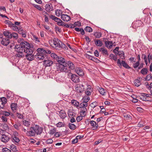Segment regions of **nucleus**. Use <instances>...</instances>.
Wrapping results in <instances>:
<instances>
[{"instance_id": "1", "label": "nucleus", "mask_w": 152, "mask_h": 152, "mask_svg": "<svg viewBox=\"0 0 152 152\" xmlns=\"http://www.w3.org/2000/svg\"><path fill=\"white\" fill-rule=\"evenodd\" d=\"M20 42V45H16L15 47V50L17 52H25L32 48L30 44L26 41Z\"/></svg>"}, {"instance_id": "2", "label": "nucleus", "mask_w": 152, "mask_h": 152, "mask_svg": "<svg viewBox=\"0 0 152 152\" xmlns=\"http://www.w3.org/2000/svg\"><path fill=\"white\" fill-rule=\"evenodd\" d=\"M147 88L149 90L151 94H148L141 93L139 96L140 99L143 101L150 102L151 101V99H150V98L151 97L150 96L152 95V89H151V86H148Z\"/></svg>"}, {"instance_id": "3", "label": "nucleus", "mask_w": 152, "mask_h": 152, "mask_svg": "<svg viewBox=\"0 0 152 152\" xmlns=\"http://www.w3.org/2000/svg\"><path fill=\"white\" fill-rule=\"evenodd\" d=\"M56 69L58 71L70 73V71L69 70L67 63L64 64H56Z\"/></svg>"}, {"instance_id": "4", "label": "nucleus", "mask_w": 152, "mask_h": 152, "mask_svg": "<svg viewBox=\"0 0 152 152\" xmlns=\"http://www.w3.org/2000/svg\"><path fill=\"white\" fill-rule=\"evenodd\" d=\"M33 48L25 52V53H26V57L27 60L31 61L34 59L35 56L33 54Z\"/></svg>"}, {"instance_id": "5", "label": "nucleus", "mask_w": 152, "mask_h": 152, "mask_svg": "<svg viewBox=\"0 0 152 152\" xmlns=\"http://www.w3.org/2000/svg\"><path fill=\"white\" fill-rule=\"evenodd\" d=\"M53 44H51V45L53 48L56 49H59L61 48V45L60 42H61V41L58 38H55L53 39L51 41Z\"/></svg>"}, {"instance_id": "6", "label": "nucleus", "mask_w": 152, "mask_h": 152, "mask_svg": "<svg viewBox=\"0 0 152 152\" xmlns=\"http://www.w3.org/2000/svg\"><path fill=\"white\" fill-rule=\"evenodd\" d=\"M143 24L142 22L140 20H137L134 21L132 23V26L134 29H136L138 27L141 26Z\"/></svg>"}, {"instance_id": "7", "label": "nucleus", "mask_w": 152, "mask_h": 152, "mask_svg": "<svg viewBox=\"0 0 152 152\" xmlns=\"http://www.w3.org/2000/svg\"><path fill=\"white\" fill-rule=\"evenodd\" d=\"M33 127L35 134L37 135H40L43 132V128L38 125H36Z\"/></svg>"}, {"instance_id": "8", "label": "nucleus", "mask_w": 152, "mask_h": 152, "mask_svg": "<svg viewBox=\"0 0 152 152\" xmlns=\"http://www.w3.org/2000/svg\"><path fill=\"white\" fill-rule=\"evenodd\" d=\"M10 42V40L9 39L5 37L0 39V43L4 46H7Z\"/></svg>"}, {"instance_id": "9", "label": "nucleus", "mask_w": 152, "mask_h": 152, "mask_svg": "<svg viewBox=\"0 0 152 152\" xmlns=\"http://www.w3.org/2000/svg\"><path fill=\"white\" fill-rule=\"evenodd\" d=\"M43 62V65L45 67L50 66L53 64V62L51 60L47 59L45 60Z\"/></svg>"}, {"instance_id": "10", "label": "nucleus", "mask_w": 152, "mask_h": 152, "mask_svg": "<svg viewBox=\"0 0 152 152\" xmlns=\"http://www.w3.org/2000/svg\"><path fill=\"white\" fill-rule=\"evenodd\" d=\"M71 74V79L75 83H78L80 81L79 76L75 74Z\"/></svg>"}, {"instance_id": "11", "label": "nucleus", "mask_w": 152, "mask_h": 152, "mask_svg": "<svg viewBox=\"0 0 152 152\" xmlns=\"http://www.w3.org/2000/svg\"><path fill=\"white\" fill-rule=\"evenodd\" d=\"M35 134L33 127H31L30 129V131H27L26 133V135L28 136H34Z\"/></svg>"}, {"instance_id": "12", "label": "nucleus", "mask_w": 152, "mask_h": 152, "mask_svg": "<svg viewBox=\"0 0 152 152\" xmlns=\"http://www.w3.org/2000/svg\"><path fill=\"white\" fill-rule=\"evenodd\" d=\"M75 72L79 76H83L84 75V73L83 69L80 67H77L75 69Z\"/></svg>"}, {"instance_id": "13", "label": "nucleus", "mask_w": 152, "mask_h": 152, "mask_svg": "<svg viewBox=\"0 0 152 152\" xmlns=\"http://www.w3.org/2000/svg\"><path fill=\"white\" fill-rule=\"evenodd\" d=\"M61 18L65 22L69 21L71 19L69 16L65 14L61 15Z\"/></svg>"}, {"instance_id": "14", "label": "nucleus", "mask_w": 152, "mask_h": 152, "mask_svg": "<svg viewBox=\"0 0 152 152\" xmlns=\"http://www.w3.org/2000/svg\"><path fill=\"white\" fill-rule=\"evenodd\" d=\"M91 86H87V87L86 88L85 93L88 96L91 95V93L93 91V88H91Z\"/></svg>"}, {"instance_id": "15", "label": "nucleus", "mask_w": 152, "mask_h": 152, "mask_svg": "<svg viewBox=\"0 0 152 152\" xmlns=\"http://www.w3.org/2000/svg\"><path fill=\"white\" fill-rule=\"evenodd\" d=\"M58 115L60 118L62 119H64L66 116L65 111L63 110H61L59 112Z\"/></svg>"}, {"instance_id": "16", "label": "nucleus", "mask_w": 152, "mask_h": 152, "mask_svg": "<svg viewBox=\"0 0 152 152\" xmlns=\"http://www.w3.org/2000/svg\"><path fill=\"white\" fill-rule=\"evenodd\" d=\"M35 57L38 60L43 59L45 58V55L43 53H37Z\"/></svg>"}, {"instance_id": "17", "label": "nucleus", "mask_w": 152, "mask_h": 152, "mask_svg": "<svg viewBox=\"0 0 152 152\" xmlns=\"http://www.w3.org/2000/svg\"><path fill=\"white\" fill-rule=\"evenodd\" d=\"M56 60L58 62L57 64H64L67 63L65 62V59L61 56H58L56 59Z\"/></svg>"}, {"instance_id": "18", "label": "nucleus", "mask_w": 152, "mask_h": 152, "mask_svg": "<svg viewBox=\"0 0 152 152\" xmlns=\"http://www.w3.org/2000/svg\"><path fill=\"white\" fill-rule=\"evenodd\" d=\"M10 138L5 135L3 134L1 138V141L4 142H7L9 140Z\"/></svg>"}, {"instance_id": "19", "label": "nucleus", "mask_w": 152, "mask_h": 152, "mask_svg": "<svg viewBox=\"0 0 152 152\" xmlns=\"http://www.w3.org/2000/svg\"><path fill=\"white\" fill-rule=\"evenodd\" d=\"M105 46L107 48H110L113 46V44L112 41H108V40H105L104 41Z\"/></svg>"}, {"instance_id": "20", "label": "nucleus", "mask_w": 152, "mask_h": 152, "mask_svg": "<svg viewBox=\"0 0 152 152\" xmlns=\"http://www.w3.org/2000/svg\"><path fill=\"white\" fill-rule=\"evenodd\" d=\"M84 86H76L75 89L76 92L78 93L83 92L84 91Z\"/></svg>"}, {"instance_id": "21", "label": "nucleus", "mask_w": 152, "mask_h": 152, "mask_svg": "<svg viewBox=\"0 0 152 152\" xmlns=\"http://www.w3.org/2000/svg\"><path fill=\"white\" fill-rule=\"evenodd\" d=\"M19 34H21L22 36L23 37H26V31H24L23 29H21L20 28H18V27L17 28Z\"/></svg>"}, {"instance_id": "22", "label": "nucleus", "mask_w": 152, "mask_h": 152, "mask_svg": "<svg viewBox=\"0 0 152 152\" xmlns=\"http://www.w3.org/2000/svg\"><path fill=\"white\" fill-rule=\"evenodd\" d=\"M45 10L47 12H50L53 10V7L51 4H47L45 6Z\"/></svg>"}, {"instance_id": "23", "label": "nucleus", "mask_w": 152, "mask_h": 152, "mask_svg": "<svg viewBox=\"0 0 152 152\" xmlns=\"http://www.w3.org/2000/svg\"><path fill=\"white\" fill-rule=\"evenodd\" d=\"M3 34L5 36L7 37V38L8 39L12 38L11 33L10 32L5 30L4 31Z\"/></svg>"}, {"instance_id": "24", "label": "nucleus", "mask_w": 152, "mask_h": 152, "mask_svg": "<svg viewBox=\"0 0 152 152\" xmlns=\"http://www.w3.org/2000/svg\"><path fill=\"white\" fill-rule=\"evenodd\" d=\"M90 124L94 128L93 130L97 129L98 126V124H96V122L94 121H90Z\"/></svg>"}, {"instance_id": "25", "label": "nucleus", "mask_w": 152, "mask_h": 152, "mask_svg": "<svg viewBox=\"0 0 152 152\" xmlns=\"http://www.w3.org/2000/svg\"><path fill=\"white\" fill-rule=\"evenodd\" d=\"M94 42L96 45L97 47H101L103 45L102 41L99 39L94 40Z\"/></svg>"}, {"instance_id": "26", "label": "nucleus", "mask_w": 152, "mask_h": 152, "mask_svg": "<svg viewBox=\"0 0 152 152\" xmlns=\"http://www.w3.org/2000/svg\"><path fill=\"white\" fill-rule=\"evenodd\" d=\"M14 96V94L11 91H9L7 94V99L10 100L12 99V98Z\"/></svg>"}, {"instance_id": "27", "label": "nucleus", "mask_w": 152, "mask_h": 152, "mask_svg": "<svg viewBox=\"0 0 152 152\" xmlns=\"http://www.w3.org/2000/svg\"><path fill=\"white\" fill-rule=\"evenodd\" d=\"M67 65H68V69L69 68L72 69H73L75 68V66L73 63L71 61H68L67 63Z\"/></svg>"}, {"instance_id": "28", "label": "nucleus", "mask_w": 152, "mask_h": 152, "mask_svg": "<svg viewBox=\"0 0 152 152\" xmlns=\"http://www.w3.org/2000/svg\"><path fill=\"white\" fill-rule=\"evenodd\" d=\"M17 104L15 103H12L10 105L11 108L14 112H15L17 109Z\"/></svg>"}, {"instance_id": "29", "label": "nucleus", "mask_w": 152, "mask_h": 152, "mask_svg": "<svg viewBox=\"0 0 152 152\" xmlns=\"http://www.w3.org/2000/svg\"><path fill=\"white\" fill-rule=\"evenodd\" d=\"M148 72V69L147 68H143L141 70L140 73L143 75H145L147 74Z\"/></svg>"}, {"instance_id": "30", "label": "nucleus", "mask_w": 152, "mask_h": 152, "mask_svg": "<svg viewBox=\"0 0 152 152\" xmlns=\"http://www.w3.org/2000/svg\"><path fill=\"white\" fill-rule=\"evenodd\" d=\"M87 110L86 108H81L80 113V115L85 116L86 115V112Z\"/></svg>"}, {"instance_id": "31", "label": "nucleus", "mask_w": 152, "mask_h": 152, "mask_svg": "<svg viewBox=\"0 0 152 152\" xmlns=\"http://www.w3.org/2000/svg\"><path fill=\"white\" fill-rule=\"evenodd\" d=\"M121 63L123 66L127 69H130V67L124 61H122Z\"/></svg>"}, {"instance_id": "32", "label": "nucleus", "mask_w": 152, "mask_h": 152, "mask_svg": "<svg viewBox=\"0 0 152 152\" xmlns=\"http://www.w3.org/2000/svg\"><path fill=\"white\" fill-rule=\"evenodd\" d=\"M71 103L74 106H75L76 107H79L80 105L79 103L75 100H72L71 101Z\"/></svg>"}, {"instance_id": "33", "label": "nucleus", "mask_w": 152, "mask_h": 152, "mask_svg": "<svg viewBox=\"0 0 152 152\" xmlns=\"http://www.w3.org/2000/svg\"><path fill=\"white\" fill-rule=\"evenodd\" d=\"M90 99V97L88 95L84 96L82 99L83 101L86 103H87L89 101Z\"/></svg>"}, {"instance_id": "34", "label": "nucleus", "mask_w": 152, "mask_h": 152, "mask_svg": "<svg viewBox=\"0 0 152 152\" xmlns=\"http://www.w3.org/2000/svg\"><path fill=\"white\" fill-rule=\"evenodd\" d=\"M94 35L95 37L96 38H99L102 36V34L100 32L96 31L94 32Z\"/></svg>"}, {"instance_id": "35", "label": "nucleus", "mask_w": 152, "mask_h": 152, "mask_svg": "<svg viewBox=\"0 0 152 152\" xmlns=\"http://www.w3.org/2000/svg\"><path fill=\"white\" fill-rule=\"evenodd\" d=\"M50 17L52 20H54L55 21L57 22V23H58V22H59L60 19V18H58L53 15H51L50 16Z\"/></svg>"}, {"instance_id": "36", "label": "nucleus", "mask_w": 152, "mask_h": 152, "mask_svg": "<svg viewBox=\"0 0 152 152\" xmlns=\"http://www.w3.org/2000/svg\"><path fill=\"white\" fill-rule=\"evenodd\" d=\"M0 101H1L2 104L4 105L6 104L7 102V99L6 97H2L0 98Z\"/></svg>"}, {"instance_id": "37", "label": "nucleus", "mask_w": 152, "mask_h": 152, "mask_svg": "<svg viewBox=\"0 0 152 152\" xmlns=\"http://www.w3.org/2000/svg\"><path fill=\"white\" fill-rule=\"evenodd\" d=\"M80 108H86V107L88 106V103H86L83 101L80 104Z\"/></svg>"}, {"instance_id": "38", "label": "nucleus", "mask_w": 152, "mask_h": 152, "mask_svg": "<svg viewBox=\"0 0 152 152\" xmlns=\"http://www.w3.org/2000/svg\"><path fill=\"white\" fill-rule=\"evenodd\" d=\"M18 53L16 54L17 57L19 58H22L24 57L25 54L24 53L25 52H17Z\"/></svg>"}, {"instance_id": "39", "label": "nucleus", "mask_w": 152, "mask_h": 152, "mask_svg": "<svg viewBox=\"0 0 152 152\" xmlns=\"http://www.w3.org/2000/svg\"><path fill=\"white\" fill-rule=\"evenodd\" d=\"M68 115L69 117H74L75 116V114L72 111L69 110L68 111Z\"/></svg>"}, {"instance_id": "40", "label": "nucleus", "mask_w": 152, "mask_h": 152, "mask_svg": "<svg viewBox=\"0 0 152 152\" xmlns=\"http://www.w3.org/2000/svg\"><path fill=\"white\" fill-rule=\"evenodd\" d=\"M68 126L71 129L74 130L76 128V125L72 124L69 123L68 125Z\"/></svg>"}, {"instance_id": "41", "label": "nucleus", "mask_w": 152, "mask_h": 152, "mask_svg": "<svg viewBox=\"0 0 152 152\" xmlns=\"http://www.w3.org/2000/svg\"><path fill=\"white\" fill-rule=\"evenodd\" d=\"M7 22V23L8 24L9 26L14 27L15 29L17 28V27L16 26H15V25H14V24L12 23L11 21L8 20Z\"/></svg>"}, {"instance_id": "42", "label": "nucleus", "mask_w": 152, "mask_h": 152, "mask_svg": "<svg viewBox=\"0 0 152 152\" xmlns=\"http://www.w3.org/2000/svg\"><path fill=\"white\" fill-rule=\"evenodd\" d=\"M66 45L72 51H74V52H76L77 51L76 49H75V47L74 46H71L68 43H66Z\"/></svg>"}, {"instance_id": "43", "label": "nucleus", "mask_w": 152, "mask_h": 152, "mask_svg": "<svg viewBox=\"0 0 152 152\" xmlns=\"http://www.w3.org/2000/svg\"><path fill=\"white\" fill-rule=\"evenodd\" d=\"M109 56L110 57V59H113L115 61H116L117 60V56L113 54H110V55Z\"/></svg>"}, {"instance_id": "44", "label": "nucleus", "mask_w": 152, "mask_h": 152, "mask_svg": "<svg viewBox=\"0 0 152 152\" xmlns=\"http://www.w3.org/2000/svg\"><path fill=\"white\" fill-rule=\"evenodd\" d=\"M21 124L20 123H17L15 124L14 125V127L16 129L19 130V127L20 126Z\"/></svg>"}, {"instance_id": "45", "label": "nucleus", "mask_w": 152, "mask_h": 152, "mask_svg": "<svg viewBox=\"0 0 152 152\" xmlns=\"http://www.w3.org/2000/svg\"><path fill=\"white\" fill-rule=\"evenodd\" d=\"M135 86H140L141 83L140 80L138 79L135 80L134 81Z\"/></svg>"}, {"instance_id": "46", "label": "nucleus", "mask_w": 152, "mask_h": 152, "mask_svg": "<svg viewBox=\"0 0 152 152\" xmlns=\"http://www.w3.org/2000/svg\"><path fill=\"white\" fill-rule=\"evenodd\" d=\"M23 124L25 126L27 127H29L30 125V122L26 120L23 121Z\"/></svg>"}, {"instance_id": "47", "label": "nucleus", "mask_w": 152, "mask_h": 152, "mask_svg": "<svg viewBox=\"0 0 152 152\" xmlns=\"http://www.w3.org/2000/svg\"><path fill=\"white\" fill-rule=\"evenodd\" d=\"M86 31L90 32L92 31V29L89 26H87L84 29Z\"/></svg>"}, {"instance_id": "48", "label": "nucleus", "mask_w": 152, "mask_h": 152, "mask_svg": "<svg viewBox=\"0 0 152 152\" xmlns=\"http://www.w3.org/2000/svg\"><path fill=\"white\" fill-rule=\"evenodd\" d=\"M152 78V76H151V74H148V75L145 78V80H150Z\"/></svg>"}, {"instance_id": "49", "label": "nucleus", "mask_w": 152, "mask_h": 152, "mask_svg": "<svg viewBox=\"0 0 152 152\" xmlns=\"http://www.w3.org/2000/svg\"><path fill=\"white\" fill-rule=\"evenodd\" d=\"M43 51V54H44L45 56L46 54H50L51 52L50 50L47 49H44Z\"/></svg>"}, {"instance_id": "50", "label": "nucleus", "mask_w": 152, "mask_h": 152, "mask_svg": "<svg viewBox=\"0 0 152 152\" xmlns=\"http://www.w3.org/2000/svg\"><path fill=\"white\" fill-rule=\"evenodd\" d=\"M139 64L140 62L139 61H137L135 63L133 64V66L134 68L136 69L139 66Z\"/></svg>"}, {"instance_id": "51", "label": "nucleus", "mask_w": 152, "mask_h": 152, "mask_svg": "<svg viewBox=\"0 0 152 152\" xmlns=\"http://www.w3.org/2000/svg\"><path fill=\"white\" fill-rule=\"evenodd\" d=\"M11 35L12 38L13 37L16 39L18 38V34L17 33L15 32L12 33H11Z\"/></svg>"}, {"instance_id": "52", "label": "nucleus", "mask_w": 152, "mask_h": 152, "mask_svg": "<svg viewBox=\"0 0 152 152\" xmlns=\"http://www.w3.org/2000/svg\"><path fill=\"white\" fill-rule=\"evenodd\" d=\"M61 13V11L59 10H56L55 11V14L58 17L60 16Z\"/></svg>"}, {"instance_id": "53", "label": "nucleus", "mask_w": 152, "mask_h": 152, "mask_svg": "<svg viewBox=\"0 0 152 152\" xmlns=\"http://www.w3.org/2000/svg\"><path fill=\"white\" fill-rule=\"evenodd\" d=\"M100 50H102V53L107 55H108L107 50L104 49V48H101Z\"/></svg>"}, {"instance_id": "54", "label": "nucleus", "mask_w": 152, "mask_h": 152, "mask_svg": "<svg viewBox=\"0 0 152 152\" xmlns=\"http://www.w3.org/2000/svg\"><path fill=\"white\" fill-rule=\"evenodd\" d=\"M16 115L18 117V118L20 119H23V116L22 114H21L17 112L16 113Z\"/></svg>"}, {"instance_id": "55", "label": "nucleus", "mask_w": 152, "mask_h": 152, "mask_svg": "<svg viewBox=\"0 0 152 152\" xmlns=\"http://www.w3.org/2000/svg\"><path fill=\"white\" fill-rule=\"evenodd\" d=\"M51 56L52 57L56 60V59L58 57V56L56 54L54 53H52L51 54Z\"/></svg>"}, {"instance_id": "56", "label": "nucleus", "mask_w": 152, "mask_h": 152, "mask_svg": "<svg viewBox=\"0 0 152 152\" xmlns=\"http://www.w3.org/2000/svg\"><path fill=\"white\" fill-rule=\"evenodd\" d=\"M56 132V129L55 128H53L52 129H50L49 132V134H53L55 133Z\"/></svg>"}, {"instance_id": "57", "label": "nucleus", "mask_w": 152, "mask_h": 152, "mask_svg": "<svg viewBox=\"0 0 152 152\" xmlns=\"http://www.w3.org/2000/svg\"><path fill=\"white\" fill-rule=\"evenodd\" d=\"M118 55V56L120 57H124V53L123 51L118 52V53H117V55Z\"/></svg>"}, {"instance_id": "58", "label": "nucleus", "mask_w": 152, "mask_h": 152, "mask_svg": "<svg viewBox=\"0 0 152 152\" xmlns=\"http://www.w3.org/2000/svg\"><path fill=\"white\" fill-rule=\"evenodd\" d=\"M64 124L63 123L61 122H59L56 124V126L57 127H61L64 126Z\"/></svg>"}, {"instance_id": "59", "label": "nucleus", "mask_w": 152, "mask_h": 152, "mask_svg": "<svg viewBox=\"0 0 152 152\" xmlns=\"http://www.w3.org/2000/svg\"><path fill=\"white\" fill-rule=\"evenodd\" d=\"M44 49L42 48H38L37 49V53H43Z\"/></svg>"}, {"instance_id": "60", "label": "nucleus", "mask_w": 152, "mask_h": 152, "mask_svg": "<svg viewBox=\"0 0 152 152\" xmlns=\"http://www.w3.org/2000/svg\"><path fill=\"white\" fill-rule=\"evenodd\" d=\"M33 5L34 7L37 8L39 10L42 11L43 10L42 9L41 7L39 5L37 4H34Z\"/></svg>"}, {"instance_id": "61", "label": "nucleus", "mask_w": 152, "mask_h": 152, "mask_svg": "<svg viewBox=\"0 0 152 152\" xmlns=\"http://www.w3.org/2000/svg\"><path fill=\"white\" fill-rule=\"evenodd\" d=\"M83 116L82 115L78 116L76 118V120L78 122H80L83 119Z\"/></svg>"}, {"instance_id": "62", "label": "nucleus", "mask_w": 152, "mask_h": 152, "mask_svg": "<svg viewBox=\"0 0 152 152\" xmlns=\"http://www.w3.org/2000/svg\"><path fill=\"white\" fill-rule=\"evenodd\" d=\"M2 152H11L10 150L7 148H3L2 150Z\"/></svg>"}, {"instance_id": "63", "label": "nucleus", "mask_w": 152, "mask_h": 152, "mask_svg": "<svg viewBox=\"0 0 152 152\" xmlns=\"http://www.w3.org/2000/svg\"><path fill=\"white\" fill-rule=\"evenodd\" d=\"M119 47H117L113 50V52L115 54L117 55V53H118V52H119Z\"/></svg>"}, {"instance_id": "64", "label": "nucleus", "mask_w": 152, "mask_h": 152, "mask_svg": "<svg viewBox=\"0 0 152 152\" xmlns=\"http://www.w3.org/2000/svg\"><path fill=\"white\" fill-rule=\"evenodd\" d=\"M33 37L34 40L35 41V42L36 43H37L40 42L39 39L38 37H37L35 36H34Z\"/></svg>"}]
</instances>
